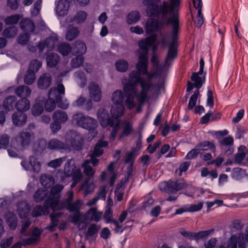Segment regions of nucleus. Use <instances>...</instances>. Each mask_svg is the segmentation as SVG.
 Instances as JSON below:
<instances>
[{
	"label": "nucleus",
	"mask_w": 248,
	"mask_h": 248,
	"mask_svg": "<svg viewBox=\"0 0 248 248\" xmlns=\"http://www.w3.org/2000/svg\"><path fill=\"white\" fill-rule=\"evenodd\" d=\"M200 94L199 91H196L193 95L191 96L189 99L188 105V109L189 110H192L195 107L196 102L197 101L198 97Z\"/></svg>",
	"instance_id": "obj_60"
},
{
	"label": "nucleus",
	"mask_w": 248,
	"mask_h": 248,
	"mask_svg": "<svg viewBox=\"0 0 248 248\" xmlns=\"http://www.w3.org/2000/svg\"><path fill=\"white\" fill-rule=\"evenodd\" d=\"M204 66V62L203 58H201L200 61V69L199 72L194 73L191 77V79L194 81L195 86L198 89L200 88L203 83L205 81V73H203Z\"/></svg>",
	"instance_id": "obj_13"
},
{
	"label": "nucleus",
	"mask_w": 248,
	"mask_h": 248,
	"mask_svg": "<svg viewBox=\"0 0 248 248\" xmlns=\"http://www.w3.org/2000/svg\"><path fill=\"white\" fill-rule=\"evenodd\" d=\"M95 189V185L92 182H90L89 178H87L82 183L80 189L83 190L84 191V196H86L89 193L93 192Z\"/></svg>",
	"instance_id": "obj_34"
},
{
	"label": "nucleus",
	"mask_w": 248,
	"mask_h": 248,
	"mask_svg": "<svg viewBox=\"0 0 248 248\" xmlns=\"http://www.w3.org/2000/svg\"><path fill=\"white\" fill-rule=\"evenodd\" d=\"M66 160L65 157H60L52 160L47 163V166L49 167L56 169L60 167L62 163Z\"/></svg>",
	"instance_id": "obj_56"
},
{
	"label": "nucleus",
	"mask_w": 248,
	"mask_h": 248,
	"mask_svg": "<svg viewBox=\"0 0 248 248\" xmlns=\"http://www.w3.org/2000/svg\"><path fill=\"white\" fill-rule=\"evenodd\" d=\"M65 94V88L62 83H59L56 88L50 89V95H53L60 108L66 109L69 106V102L67 99H63L62 95Z\"/></svg>",
	"instance_id": "obj_10"
},
{
	"label": "nucleus",
	"mask_w": 248,
	"mask_h": 248,
	"mask_svg": "<svg viewBox=\"0 0 248 248\" xmlns=\"http://www.w3.org/2000/svg\"><path fill=\"white\" fill-rule=\"evenodd\" d=\"M160 0H144L143 3L147 6V16L160 14L165 23H173V33L176 34V29L179 28L178 11L182 0H169L164 1L158 6L157 3Z\"/></svg>",
	"instance_id": "obj_2"
},
{
	"label": "nucleus",
	"mask_w": 248,
	"mask_h": 248,
	"mask_svg": "<svg viewBox=\"0 0 248 248\" xmlns=\"http://www.w3.org/2000/svg\"><path fill=\"white\" fill-rule=\"evenodd\" d=\"M218 143L220 148L224 150L227 154L231 155L233 153V139L232 136H229L219 140Z\"/></svg>",
	"instance_id": "obj_18"
},
{
	"label": "nucleus",
	"mask_w": 248,
	"mask_h": 248,
	"mask_svg": "<svg viewBox=\"0 0 248 248\" xmlns=\"http://www.w3.org/2000/svg\"><path fill=\"white\" fill-rule=\"evenodd\" d=\"M41 66L42 63L40 61L37 60H34L30 63L29 70L33 72H37L39 70Z\"/></svg>",
	"instance_id": "obj_63"
},
{
	"label": "nucleus",
	"mask_w": 248,
	"mask_h": 248,
	"mask_svg": "<svg viewBox=\"0 0 248 248\" xmlns=\"http://www.w3.org/2000/svg\"><path fill=\"white\" fill-rule=\"evenodd\" d=\"M87 14L84 11H79L74 17V20L78 23H81L85 21Z\"/></svg>",
	"instance_id": "obj_61"
},
{
	"label": "nucleus",
	"mask_w": 248,
	"mask_h": 248,
	"mask_svg": "<svg viewBox=\"0 0 248 248\" xmlns=\"http://www.w3.org/2000/svg\"><path fill=\"white\" fill-rule=\"evenodd\" d=\"M79 31L77 27L69 26L66 34V39L68 41L74 40L79 35Z\"/></svg>",
	"instance_id": "obj_43"
},
{
	"label": "nucleus",
	"mask_w": 248,
	"mask_h": 248,
	"mask_svg": "<svg viewBox=\"0 0 248 248\" xmlns=\"http://www.w3.org/2000/svg\"><path fill=\"white\" fill-rule=\"evenodd\" d=\"M53 121H56L60 123H65L68 120V117L67 113L61 110H57L53 114Z\"/></svg>",
	"instance_id": "obj_36"
},
{
	"label": "nucleus",
	"mask_w": 248,
	"mask_h": 248,
	"mask_svg": "<svg viewBox=\"0 0 248 248\" xmlns=\"http://www.w3.org/2000/svg\"><path fill=\"white\" fill-rule=\"evenodd\" d=\"M98 120L100 124L104 127L108 125L113 127L114 124V120L109 117L107 110L104 108H100L97 113Z\"/></svg>",
	"instance_id": "obj_17"
},
{
	"label": "nucleus",
	"mask_w": 248,
	"mask_h": 248,
	"mask_svg": "<svg viewBox=\"0 0 248 248\" xmlns=\"http://www.w3.org/2000/svg\"><path fill=\"white\" fill-rule=\"evenodd\" d=\"M21 16L20 15H13L7 17L4 19V22L6 25L16 24L18 22Z\"/></svg>",
	"instance_id": "obj_58"
},
{
	"label": "nucleus",
	"mask_w": 248,
	"mask_h": 248,
	"mask_svg": "<svg viewBox=\"0 0 248 248\" xmlns=\"http://www.w3.org/2000/svg\"><path fill=\"white\" fill-rule=\"evenodd\" d=\"M186 187V184L182 180H170L168 181L162 182L159 185L160 190L169 194L175 193Z\"/></svg>",
	"instance_id": "obj_8"
},
{
	"label": "nucleus",
	"mask_w": 248,
	"mask_h": 248,
	"mask_svg": "<svg viewBox=\"0 0 248 248\" xmlns=\"http://www.w3.org/2000/svg\"><path fill=\"white\" fill-rule=\"evenodd\" d=\"M48 99L45 103V108L48 112L52 111L56 108V100L53 95H50V89L48 92Z\"/></svg>",
	"instance_id": "obj_42"
},
{
	"label": "nucleus",
	"mask_w": 248,
	"mask_h": 248,
	"mask_svg": "<svg viewBox=\"0 0 248 248\" xmlns=\"http://www.w3.org/2000/svg\"><path fill=\"white\" fill-rule=\"evenodd\" d=\"M122 128V131L119 136V140H121L124 137L128 136L134 131L132 124L127 121L123 123Z\"/></svg>",
	"instance_id": "obj_32"
},
{
	"label": "nucleus",
	"mask_w": 248,
	"mask_h": 248,
	"mask_svg": "<svg viewBox=\"0 0 248 248\" xmlns=\"http://www.w3.org/2000/svg\"><path fill=\"white\" fill-rule=\"evenodd\" d=\"M58 50L63 56H67L70 52H72V48L66 43H62L58 47Z\"/></svg>",
	"instance_id": "obj_54"
},
{
	"label": "nucleus",
	"mask_w": 248,
	"mask_h": 248,
	"mask_svg": "<svg viewBox=\"0 0 248 248\" xmlns=\"http://www.w3.org/2000/svg\"><path fill=\"white\" fill-rule=\"evenodd\" d=\"M20 27L24 31L33 32L35 25L33 22L28 18L22 19L20 22Z\"/></svg>",
	"instance_id": "obj_35"
},
{
	"label": "nucleus",
	"mask_w": 248,
	"mask_h": 248,
	"mask_svg": "<svg viewBox=\"0 0 248 248\" xmlns=\"http://www.w3.org/2000/svg\"><path fill=\"white\" fill-rule=\"evenodd\" d=\"M62 213L60 212H54V213H51L49 216L51 219V223L46 227V229L51 232L55 231V228L58 224L59 218L62 216Z\"/></svg>",
	"instance_id": "obj_27"
},
{
	"label": "nucleus",
	"mask_w": 248,
	"mask_h": 248,
	"mask_svg": "<svg viewBox=\"0 0 248 248\" xmlns=\"http://www.w3.org/2000/svg\"><path fill=\"white\" fill-rule=\"evenodd\" d=\"M52 77L49 73H44L37 81V86L40 89H46L49 87L52 82Z\"/></svg>",
	"instance_id": "obj_20"
},
{
	"label": "nucleus",
	"mask_w": 248,
	"mask_h": 248,
	"mask_svg": "<svg viewBox=\"0 0 248 248\" xmlns=\"http://www.w3.org/2000/svg\"><path fill=\"white\" fill-rule=\"evenodd\" d=\"M69 7L67 0H60L56 7V10L60 16H64L67 14Z\"/></svg>",
	"instance_id": "obj_28"
},
{
	"label": "nucleus",
	"mask_w": 248,
	"mask_h": 248,
	"mask_svg": "<svg viewBox=\"0 0 248 248\" xmlns=\"http://www.w3.org/2000/svg\"><path fill=\"white\" fill-rule=\"evenodd\" d=\"M30 164L31 168L34 171L38 172L41 170V163L38 161L37 158L34 156H31L30 157Z\"/></svg>",
	"instance_id": "obj_52"
},
{
	"label": "nucleus",
	"mask_w": 248,
	"mask_h": 248,
	"mask_svg": "<svg viewBox=\"0 0 248 248\" xmlns=\"http://www.w3.org/2000/svg\"><path fill=\"white\" fill-rule=\"evenodd\" d=\"M17 30L15 27L6 28L2 32V35L6 38H11L15 37L17 34Z\"/></svg>",
	"instance_id": "obj_53"
},
{
	"label": "nucleus",
	"mask_w": 248,
	"mask_h": 248,
	"mask_svg": "<svg viewBox=\"0 0 248 248\" xmlns=\"http://www.w3.org/2000/svg\"><path fill=\"white\" fill-rule=\"evenodd\" d=\"M248 155V150L244 146H242L239 149L238 152L235 155L234 161L235 162L239 164H243V161L246 158Z\"/></svg>",
	"instance_id": "obj_29"
},
{
	"label": "nucleus",
	"mask_w": 248,
	"mask_h": 248,
	"mask_svg": "<svg viewBox=\"0 0 248 248\" xmlns=\"http://www.w3.org/2000/svg\"><path fill=\"white\" fill-rule=\"evenodd\" d=\"M203 206L202 202L197 204L190 205L188 208H180L176 210L175 215H180L186 212H195L201 210Z\"/></svg>",
	"instance_id": "obj_33"
},
{
	"label": "nucleus",
	"mask_w": 248,
	"mask_h": 248,
	"mask_svg": "<svg viewBox=\"0 0 248 248\" xmlns=\"http://www.w3.org/2000/svg\"><path fill=\"white\" fill-rule=\"evenodd\" d=\"M63 188L62 185L58 184L53 186L50 191L49 196L45 201L43 206L39 205L36 206L32 213L33 217H37L42 215L47 214L49 209L51 208L53 211H56V202L61 198L60 193Z\"/></svg>",
	"instance_id": "obj_5"
},
{
	"label": "nucleus",
	"mask_w": 248,
	"mask_h": 248,
	"mask_svg": "<svg viewBox=\"0 0 248 248\" xmlns=\"http://www.w3.org/2000/svg\"><path fill=\"white\" fill-rule=\"evenodd\" d=\"M102 216V212H99L96 207H92L84 214L83 223L86 224L94 221L96 222L99 221Z\"/></svg>",
	"instance_id": "obj_15"
},
{
	"label": "nucleus",
	"mask_w": 248,
	"mask_h": 248,
	"mask_svg": "<svg viewBox=\"0 0 248 248\" xmlns=\"http://www.w3.org/2000/svg\"><path fill=\"white\" fill-rule=\"evenodd\" d=\"M30 211V206L26 202L22 201L18 202L17 204V212L20 218H25L28 216Z\"/></svg>",
	"instance_id": "obj_23"
},
{
	"label": "nucleus",
	"mask_w": 248,
	"mask_h": 248,
	"mask_svg": "<svg viewBox=\"0 0 248 248\" xmlns=\"http://www.w3.org/2000/svg\"><path fill=\"white\" fill-rule=\"evenodd\" d=\"M30 108V101L26 98H22L16 104V108L20 112L27 111Z\"/></svg>",
	"instance_id": "obj_37"
},
{
	"label": "nucleus",
	"mask_w": 248,
	"mask_h": 248,
	"mask_svg": "<svg viewBox=\"0 0 248 248\" xmlns=\"http://www.w3.org/2000/svg\"><path fill=\"white\" fill-rule=\"evenodd\" d=\"M214 230L213 229L209 230L207 231H200L198 232L194 233V238L196 240H199L201 239H202L208 235H209L212 232H213Z\"/></svg>",
	"instance_id": "obj_62"
},
{
	"label": "nucleus",
	"mask_w": 248,
	"mask_h": 248,
	"mask_svg": "<svg viewBox=\"0 0 248 248\" xmlns=\"http://www.w3.org/2000/svg\"><path fill=\"white\" fill-rule=\"evenodd\" d=\"M140 19V15L138 11L130 13L127 16L126 22L128 24H132L138 22Z\"/></svg>",
	"instance_id": "obj_51"
},
{
	"label": "nucleus",
	"mask_w": 248,
	"mask_h": 248,
	"mask_svg": "<svg viewBox=\"0 0 248 248\" xmlns=\"http://www.w3.org/2000/svg\"><path fill=\"white\" fill-rule=\"evenodd\" d=\"M100 230V226L96 224H92L88 227L86 236L88 238L94 237L97 236L98 232Z\"/></svg>",
	"instance_id": "obj_46"
},
{
	"label": "nucleus",
	"mask_w": 248,
	"mask_h": 248,
	"mask_svg": "<svg viewBox=\"0 0 248 248\" xmlns=\"http://www.w3.org/2000/svg\"><path fill=\"white\" fill-rule=\"evenodd\" d=\"M124 95L121 90H116L112 94L111 99L114 105H123Z\"/></svg>",
	"instance_id": "obj_39"
},
{
	"label": "nucleus",
	"mask_w": 248,
	"mask_h": 248,
	"mask_svg": "<svg viewBox=\"0 0 248 248\" xmlns=\"http://www.w3.org/2000/svg\"><path fill=\"white\" fill-rule=\"evenodd\" d=\"M120 122L119 120H114V124L111 132L110 140H114L117 135V133L120 129Z\"/></svg>",
	"instance_id": "obj_57"
},
{
	"label": "nucleus",
	"mask_w": 248,
	"mask_h": 248,
	"mask_svg": "<svg viewBox=\"0 0 248 248\" xmlns=\"http://www.w3.org/2000/svg\"><path fill=\"white\" fill-rule=\"evenodd\" d=\"M82 146V138L80 135L74 131H69L66 135V143H64L56 139L48 141L46 147L49 150H64L69 151L71 147L79 150Z\"/></svg>",
	"instance_id": "obj_4"
},
{
	"label": "nucleus",
	"mask_w": 248,
	"mask_h": 248,
	"mask_svg": "<svg viewBox=\"0 0 248 248\" xmlns=\"http://www.w3.org/2000/svg\"><path fill=\"white\" fill-rule=\"evenodd\" d=\"M27 119L26 115L22 112H16L12 116L13 123L17 126H21L24 124L26 123Z\"/></svg>",
	"instance_id": "obj_26"
},
{
	"label": "nucleus",
	"mask_w": 248,
	"mask_h": 248,
	"mask_svg": "<svg viewBox=\"0 0 248 248\" xmlns=\"http://www.w3.org/2000/svg\"><path fill=\"white\" fill-rule=\"evenodd\" d=\"M40 183L46 188H49L54 184V179L49 174H42L40 177Z\"/></svg>",
	"instance_id": "obj_40"
},
{
	"label": "nucleus",
	"mask_w": 248,
	"mask_h": 248,
	"mask_svg": "<svg viewBox=\"0 0 248 248\" xmlns=\"http://www.w3.org/2000/svg\"><path fill=\"white\" fill-rule=\"evenodd\" d=\"M116 69L120 72H125L128 67V63L124 60H120L115 62Z\"/></svg>",
	"instance_id": "obj_55"
},
{
	"label": "nucleus",
	"mask_w": 248,
	"mask_h": 248,
	"mask_svg": "<svg viewBox=\"0 0 248 248\" xmlns=\"http://www.w3.org/2000/svg\"><path fill=\"white\" fill-rule=\"evenodd\" d=\"M43 111V107L39 104H35L31 108L32 113L35 116L40 115Z\"/></svg>",
	"instance_id": "obj_64"
},
{
	"label": "nucleus",
	"mask_w": 248,
	"mask_h": 248,
	"mask_svg": "<svg viewBox=\"0 0 248 248\" xmlns=\"http://www.w3.org/2000/svg\"><path fill=\"white\" fill-rule=\"evenodd\" d=\"M129 181V177L126 176L124 179L121 180V182L117 185L115 190V195L118 201H121L123 200L125 185Z\"/></svg>",
	"instance_id": "obj_21"
},
{
	"label": "nucleus",
	"mask_w": 248,
	"mask_h": 248,
	"mask_svg": "<svg viewBox=\"0 0 248 248\" xmlns=\"http://www.w3.org/2000/svg\"><path fill=\"white\" fill-rule=\"evenodd\" d=\"M178 31L179 28L176 29V34H172L169 38H167L166 36H163L160 41V43L163 46H169V49L164 64H159L157 56L154 54L151 60V61L154 67H156L157 72L161 75L171 65L177 55V47L178 46Z\"/></svg>",
	"instance_id": "obj_3"
},
{
	"label": "nucleus",
	"mask_w": 248,
	"mask_h": 248,
	"mask_svg": "<svg viewBox=\"0 0 248 248\" xmlns=\"http://www.w3.org/2000/svg\"><path fill=\"white\" fill-rule=\"evenodd\" d=\"M64 173L66 176H72L76 183L79 182L82 178V173L80 170L75 166L74 161L72 159H68L65 163Z\"/></svg>",
	"instance_id": "obj_12"
},
{
	"label": "nucleus",
	"mask_w": 248,
	"mask_h": 248,
	"mask_svg": "<svg viewBox=\"0 0 248 248\" xmlns=\"http://www.w3.org/2000/svg\"><path fill=\"white\" fill-rule=\"evenodd\" d=\"M48 194V191L47 189L39 188L33 195L34 200L36 202H40L44 200Z\"/></svg>",
	"instance_id": "obj_47"
},
{
	"label": "nucleus",
	"mask_w": 248,
	"mask_h": 248,
	"mask_svg": "<svg viewBox=\"0 0 248 248\" xmlns=\"http://www.w3.org/2000/svg\"><path fill=\"white\" fill-rule=\"evenodd\" d=\"M89 91L90 97L95 102L101 100L102 93L98 85L95 82H91L89 86Z\"/></svg>",
	"instance_id": "obj_19"
},
{
	"label": "nucleus",
	"mask_w": 248,
	"mask_h": 248,
	"mask_svg": "<svg viewBox=\"0 0 248 248\" xmlns=\"http://www.w3.org/2000/svg\"><path fill=\"white\" fill-rule=\"evenodd\" d=\"M35 78V72L28 70L25 76V83L29 85L31 84L34 81Z\"/></svg>",
	"instance_id": "obj_59"
},
{
	"label": "nucleus",
	"mask_w": 248,
	"mask_h": 248,
	"mask_svg": "<svg viewBox=\"0 0 248 248\" xmlns=\"http://www.w3.org/2000/svg\"><path fill=\"white\" fill-rule=\"evenodd\" d=\"M196 148L199 149L200 151L202 150H210L215 153L216 151V146L214 141L204 140L198 143L196 145Z\"/></svg>",
	"instance_id": "obj_25"
},
{
	"label": "nucleus",
	"mask_w": 248,
	"mask_h": 248,
	"mask_svg": "<svg viewBox=\"0 0 248 248\" xmlns=\"http://www.w3.org/2000/svg\"><path fill=\"white\" fill-rule=\"evenodd\" d=\"M15 93L19 97L26 98L30 95L31 90L26 86L21 85L16 88Z\"/></svg>",
	"instance_id": "obj_41"
},
{
	"label": "nucleus",
	"mask_w": 248,
	"mask_h": 248,
	"mask_svg": "<svg viewBox=\"0 0 248 248\" xmlns=\"http://www.w3.org/2000/svg\"><path fill=\"white\" fill-rule=\"evenodd\" d=\"M84 218V214L80 213V212H75L73 215H69L68 219L69 222L75 224L80 225L82 222L81 217Z\"/></svg>",
	"instance_id": "obj_45"
},
{
	"label": "nucleus",
	"mask_w": 248,
	"mask_h": 248,
	"mask_svg": "<svg viewBox=\"0 0 248 248\" xmlns=\"http://www.w3.org/2000/svg\"><path fill=\"white\" fill-rule=\"evenodd\" d=\"M73 120L78 125L89 130H94L97 127V122L95 120L85 116L81 113L75 114L73 116Z\"/></svg>",
	"instance_id": "obj_11"
},
{
	"label": "nucleus",
	"mask_w": 248,
	"mask_h": 248,
	"mask_svg": "<svg viewBox=\"0 0 248 248\" xmlns=\"http://www.w3.org/2000/svg\"><path fill=\"white\" fill-rule=\"evenodd\" d=\"M91 161L89 159L86 160L83 163L82 167L83 168V172L84 174L90 178L92 177L94 173L95 170L90 166Z\"/></svg>",
	"instance_id": "obj_44"
},
{
	"label": "nucleus",
	"mask_w": 248,
	"mask_h": 248,
	"mask_svg": "<svg viewBox=\"0 0 248 248\" xmlns=\"http://www.w3.org/2000/svg\"><path fill=\"white\" fill-rule=\"evenodd\" d=\"M202 4H196L193 5L197 10V14L195 16H192L193 21L197 28H200L204 22L203 16L202 13Z\"/></svg>",
	"instance_id": "obj_22"
},
{
	"label": "nucleus",
	"mask_w": 248,
	"mask_h": 248,
	"mask_svg": "<svg viewBox=\"0 0 248 248\" xmlns=\"http://www.w3.org/2000/svg\"><path fill=\"white\" fill-rule=\"evenodd\" d=\"M108 145V142L103 140H100L96 144L93 152L92 155L96 156H100L103 153L102 147H106Z\"/></svg>",
	"instance_id": "obj_48"
},
{
	"label": "nucleus",
	"mask_w": 248,
	"mask_h": 248,
	"mask_svg": "<svg viewBox=\"0 0 248 248\" xmlns=\"http://www.w3.org/2000/svg\"><path fill=\"white\" fill-rule=\"evenodd\" d=\"M46 60L48 66L54 67L59 61V57L56 54L51 53L46 57Z\"/></svg>",
	"instance_id": "obj_49"
},
{
	"label": "nucleus",
	"mask_w": 248,
	"mask_h": 248,
	"mask_svg": "<svg viewBox=\"0 0 248 248\" xmlns=\"http://www.w3.org/2000/svg\"><path fill=\"white\" fill-rule=\"evenodd\" d=\"M158 16L160 17L161 18V21H159L156 19H155L154 18H149L148 19L146 25H145V29L146 30L147 33L148 34H151L152 33L155 32V31H161L163 27V26L166 25H171V32L170 33V35L169 37H167L166 35L165 36L167 37V38H169L171 35L172 34L173 32V23H169V24H166L164 23V22L163 21V19L162 17V16L161 15L158 14V15H154V16Z\"/></svg>",
	"instance_id": "obj_7"
},
{
	"label": "nucleus",
	"mask_w": 248,
	"mask_h": 248,
	"mask_svg": "<svg viewBox=\"0 0 248 248\" xmlns=\"http://www.w3.org/2000/svg\"><path fill=\"white\" fill-rule=\"evenodd\" d=\"M124 105H114L110 109V114L115 120H119L124 113Z\"/></svg>",
	"instance_id": "obj_30"
},
{
	"label": "nucleus",
	"mask_w": 248,
	"mask_h": 248,
	"mask_svg": "<svg viewBox=\"0 0 248 248\" xmlns=\"http://www.w3.org/2000/svg\"><path fill=\"white\" fill-rule=\"evenodd\" d=\"M114 162L110 163L107 168L108 171L109 172V177H110L109 183L110 186L114 185L117 177V174L114 171Z\"/></svg>",
	"instance_id": "obj_50"
},
{
	"label": "nucleus",
	"mask_w": 248,
	"mask_h": 248,
	"mask_svg": "<svg viewBox=\"0 0 248 248\" xmlns=\"http://www.w3.org/2000/svg\"><path fill=\"white\" fill-rule=\"evenodd\" d=\"M34 138L33 133L22 131L16 137V140L22 147H24L29 146Z\"/></svg>",
	"instance_id": "obj_16"
},
{
	"label": "nucleus",
	"mask_w": 248,
	"mask_h": 248,
	"mask_svg": "<svg viewBox=\"0 0 248 248\" xmlns=\"http://www.w3.org/2000/svg\"><path fill=\"white\" fill-rule=\"evenodd\" d=\"M155 34L152 35L139 42L140 49L138 51V62L136 64V70L129 74L128 79H123L124 92L126 97L125 104L129 109L135 108L134 101L136 97L140 105L143 104L147 97V93L152 86L151 79L153 75L148 70V47L152 46L156 40Z\"/></svg>",
	"instance_id": "obj_1"
},
{
	"label": "nucleus",
	"mask_w": 248,
	"mask_h": 248,
	"mask_svg": "<svg viewBox=\"0 0 248 248\" xmlns=\"http://www.w3.org/2000/svg\"><path fill=\"white\" fill-rule=\"evenodd\" d=\"M74 192L72 190L69 191L66 194V197L61 203H59V199L56 202V210L66 208L69 212H80L82 201L81 200H77L73 202Z\"/></svg>",
	"instance_id": "obj_6"
},
{
	"label": "nucleus",
	"mask_w": 248,
	"mask_h": 248,
	"mask_svg": "<svg viewBox=\"0 0 248 248\" xmlns=\"http://www.w3.org/2000/svg\"><path fill=\"white\" fill-rule=\"evenodd\" d=\"M112 211L111 209L109 208L107 209L104 213V217L106 220L107 223H111L115 227V230L116 232L120 231L121 226H120L119 222L115 220L112 219Z\"/></svg>",
	"instance_id": "obj_24"
},
{
	"label": "nucleus",
	"mask_w": 248,
	"mask_h": 248,
	"mask_svg": "<svg viewBox=\"0 0 248 248\" xmlns=\"http://www.w3.org/2000/svg\"><path fill=\"white\" fill-rule=\"evenodd\" d=\"M85 44L81 41H76L72 48V53L75 55L82 56L86 51Z\"/></svg>",
	"instance_id": "obj_31"
},
{
	"label": "nucleus",
	"mask_w": 248,
	"mask_h": 248,
	"mask_svg": "<svg viewBox=\"0 0 248 248\" xmlns=\"http://www.w3.org/2000/svg\"><path fill=\"white\" fill-rule=\"evenodd\" d=\"M246 170L240 168H234L231 172L232 178L236 181H239L247 176Z\"/></svg>",
	"instance_id": "obj_38"
},
{
	"label": "nucleus",
	"mask_w": 248,
	"mask_h": 248,
	"mask_svg": "<svg viewBox=\"0 0 248 248\" xmlns=\"http://www.w3.org/2000/svg\"><path fill=\"white\" fill-rule=\"evenodd\" d=\"M246 242H248V226L246 227L245 234L240 233L232 235L229 239L226 248H246Z\"/></svg>",
	"instance_id": "obj_9"
},
{
	"label": "nucleus",
	"mask_w": 248,
	"mask_h": 248,
	"mask_svg": "<svg viewBox=\"0 0 248 248\" xmlns=\"http://www.w3.org/2000/svg\"><path fill=\"white\" fill-rule=\"evenodd\" d=\"M58 45V38L57 35L51 36L46 38L44 41L39 43L38 49L40 52H42L46 48L47 51H51L55 48Z\"/></svg>",
	"instance_id": "obj_14"
}]
</instances>
